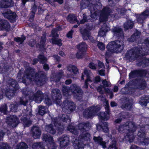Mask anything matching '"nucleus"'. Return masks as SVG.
Returning a JSON list of instances; mask_svg holds the SVG:
<instances>
[{
    "mask_svg": "<svg viewBox=\"0 0 149 149\" xmlns=\"http://www.w3.org/2000/svg\"><path fill=\"white\" fill-rule=\"evenodd\" d=\"M35 74L34 70L29 68L25 72L24 76V79H29L30 81H35L37 85L39 86H41L46 82V75L43 72L39 71Z\"/></svg>",
    "mask_w": 149,
    "mask_h": 149,
    "instance_id": "f03ea898",
    "label": "nucleus"
},
{
    "mask_svg": "<svg viewBox=\"0 0 149 149\" xmlns=\"http://www.w3.org/2000/svg\"><path fill=\"white\" fill-rule=\"evenodd\" d=\"M141 34L140 32L136 30V32L131 36L128 38V40L130 42H134L136 40L139 38Z\"/></svg>",
    "mask_w": 149,
    "mask_h": 149,
    "instance_id": "bb28decb",
    "label": "nucleus"
},
{
    "mask_svg": "<svg viewBox=\"0 0 149 149\" xmlns=\"http://www.w3.org/2000/svg\"><path fill=\"white\" fill-rule=\"evenodd\" d=\"M38 61L42 64L44 63L47 60L46 58L42 55H40L38 56Z\"/></svg>",
    "mask_w": 149,
    "mask_h": 149,
    "instance_id": "a18cd8bd",
    "label": "nucleus"
},
{
    "mask_svg": "<svg viewBox=\"0 0 149 149\" xmlns=\"http://www.w3.org/2000/svg\"><path fill=\"white\" fill-rule=\"evenodd\" d=\"M67 129L74 134H76L78 133V130L76 129H75L72 124L69 125L68 126Z\"/></svg>",
    "mask_w": 149,
    "mask_h": 149,
    "instance_id": "2f4dec72",
    "label": "nucleus"
},
{
    "mask_svg": "<svg viewBox=\"0 0 149 149\" xmlns=\"http://www.w3.org/2000/svg\"><path fill=\"white\" fill-rule=\"evenodd\" d=\"M68 20L70 23L74 21H75L79 24V21L77 20V17L73 15H70L68 16L67 18Z\"/></svg>",
    "mask_w": 149,
    "mask_h": 149,
    "instance_id": "4c0bfd02",
    "label": "nucleus"
},
{
    "mask_svg": "<svg viewBox=\"0 0 149 149\" xmlns=\"http://www.w3.org/2000/svg\"><path fill=\"white\" fill-rule=\"evenodd\" d=\"M25 94L26 96L21 98L20 101V104L24 106L28 102V100H33L37 103H40L45 96L44 94L40 90L38 91L35 94H34L32 91H29Z\"/></svg>",
    "mask_w": 149,
    "mask_h": 149,
    "instance_id": "20e7f679",
    "label": "nucleus"
},
{
    "mask_svg": "<svg viewBox=\"0 0 149 149\" xmlns=\"http://www.w3.org/2000/svg\"><path fill=\"white\" fill-rule=\"evenodd\" d=\"M145 134L143 129L139 131L137 134V136L139 137L138 139H139L140 140H141L142 139L145 137Z\"/></svg>",
    "mask_w": 149,
    "mask_h": 149,
    "instance_id": "a19ab883",
    "label": "nucleus"
},
{
    "mask_svg": "<svg viewBox=\"0 0 149 149\" xmlns=\"http://www.w3.org/2000/svg\"><path fill=\"white\" fill-rule=\"evenodd\" d=\"M95 6L92 5L90 9L91 17L93 18H96L100 12L99 10L95 9L94 7Z\"/></svg>",
    "mask_w": 149,
    "mask_h": 149,
    "instance_id": "b1692460",
    "label": "nucleus"
},
{
    "mask_svg": "<svg viewBox=\"0 0 149 149\" xmlns=\"http://www.w3.org/2000/svg\"><path fill=\"white\" fill-rule=\"evenodd\" d=\"M13 4L12 0H1L0 1V7L7 8L11 6Z\"/></svg>",
    "mask_w": 149,
    "mask_h": 149,
    "instance_id": "aec40b11",
    "label": "nucleus"
},
{
    "mask_svg": "<svg viewBox=\"0 0 149 149\" xmlns=\"http://www.w3.org/2000/svg\"><path fill=\"white\" fill-rule=\"evenodd\" d=\"M51 40L52 43L53 44L57 45L59 46H60L62 45L61 40L60 39L52 38V39Z\"/></svg>",
    "mask_w": 149,
    "mask_h": 149,
    "instance_id": "ea45409f",
    "label": "nucleus"
},
{
    "mask_svg": "<svg viewBox=\"0 0 149 149\" xmlns=\"http://www.w3.org/2000/svg\"><path fill=\"white\" fill-rule=\"evenodd\" d=\"M5 23H4L3 25L2 26V27H1V30L3 29H5L8 31H9L10 29V26L9 22L5 20Z\"/></svg>",
    "mask_w": 149,
    "mask_h": 149,
    "instance_id": "c03bdc74",
    "label": "nucleus"
},
{
    "mask_svg": "<svg viewBox=\"0 0 149 149\" xmlns=\"http://www.w3.org/2000/svg\"><path fill=\"white\" fill-rule=\"evenodd\" d=\"M43 139L45 141H47L48 142L47 144L48 149H56L57 146L53 142V140L51 136L47 134H45L43 135Z\"/></svg>",
    "mask_w": 149,
    "mask_h": 149,
    "instance_id": "f8f14e48",
    "label": "nucleus"
},
{
    "mask_svg": "<svg viewBox=\"0 0 149 149\" xmlns=\"http://www.w3.org/2000/svg\"><path fill=\"white\" fill-rule=\"evenodd\" d=\"M124 45L123 42L121 40H116L111 41L107 45V48L108 50L106 53V58L108 57L110 55V53H120L123 49Z\"/></svg>",
    "mask_w": 149,
    "mask_h": 149,
    "instance_id": "39448f33",
    "label": "nucleus"
},
{
    "mask_svg": "<svg viewBox=\"0 0 149 149\" xmlns=\"http://www.w3.org/2000/svg\"><path fill=\"white\" fill-rule=\"evenodd\" d=\"M46 41V34H44L43 35L42 37L41 38V39L40 40V43L42 45V46L43 47H44V44Z\"/></svg>",
    "mask_w": 149,
    "mask_h": 149,
    "instance_id": "13d9d810",
    "label": "nucleus"
},
{
    "mask_svg": "<svg viewBox=\"0 0 149 149\" xmlns=\"http://www.w3.org/2000/svg\"><path fill=\"white\" fill-rule=\"evenodd\" d=\"M98 48L101 50H103L105 48V46L104 44L101 42H99L97 44Z\"/></svg>",
    "mask_w": 149,
    "mask_h": 149,
    "instance_id": "052dcab7",
    "label": "nucleus"
},
{
    "mask_svg": "<svg viewBox=\"0 0 149 149\" xmlns=\"http://www.w3.org/2000/svg\"><path fill=\"white\" fill-rule=\"evenodd\" d=\"M100 109L98 106L92 107L85 110L84 112V116L86 118H90L93 116Z\"/></svg>",
    "mask_w": 149,
    "mask_h": 149,
    "instance_id": "0eeeda50",
    "label": "nucleus"
},
{
    "mask_svg": "<svg viewBox=\"0 0 149 149\" xmlns=\"http://www.w3.org/2000/svg\"><path fill=\"white\" fill-rule=\"evenodd\" d=\"M25 39V38L24 36H22L21 38H17L14 39V40L20 44L22 43Z\"/></svg>",
    "mask_w": 149,
    "mask_h": 149,
    "instance_id": "6e6d98bb",
    "label": "nucleus"
},
{
    "mask_svg": "<svg viewBox=\"0 0 149 149\" xmlns=\"http://www.w3.org/2000/svg\"><path fill=\"white\" fill-rule=\"evenodd\" d=\"M60 119H61L63 122H66V123L68 122H70V119L69 116L66 115H63L60 118Z\"/></svg>",
    "mask_w": 149,
    "mask_h": 149,
    "instance_id": "49530a36",
    "label": "nucleus"
},
{
    "mask_svg": "<svg viewBox=\"0 0 149 149\" xmlns=\"http://www.w3.org/2000/svg\"><path fill=\"white\" fill-rule=\"evenodd\" d=\"M149 102V97H142L141 100L140 101V104L142 106H146L147 103Z\"/></svg>",
    "mask_w": 149,
    "mask_h": 149,
    "instance_id": "72a5a7b5",
    "label": "nucleus"
},
{
    "mask_svg": "<svg viewBox=\"0 0 149 149\" xmlns=\"http://www.w3.org/2000/svg\"><path fill=\"white\" fill-rule=\"evenodd\" d=\"M77 48L78 50L86 52L87 49V45L84 42H82L77 45Z\"/></svg>",
    "mask_w": 149,
    "mask_h": 149,
    "instance_id": "c85d7f7f",
    "label": "nucleus"
},
{
    "mask_svg": "<svg viewBox=\"0 0 149 149\" xmlns=\"http://www.w3.org/2000/svg\"><path fill=\"white\" fill-rule=\"evenodd\" d=\"M18 104L15 102L14 104H11L10 105L11 111H16L18 106Z\"/></svg>",
    "mask_w": 149,
    "mask_h": 149,
    "instance_id": "bf43d9fd",
    "label": "nucleus"
},
{
    "mask_svg": "<svg viewBox=\"0 0 149 149\" xmlns=\"http://www.w3.org/2000/svg\"><path fill=\"white\" fill-rule=\"evenodd\" d=\"M136 127L135 124L132 122H127L124 124L120 125L118 131L121 133H126L125 138L126 140L132 142L134 138L133 132L135 131Z\"/></svg>",
    "mask_w": 149,
    "mask_h": 149,
    "instance_id": "7ed1b4c3",
    "label": "nucleus"
},
{
    "mask_svg": "<svg viewBox=\"0 0 149 149\" xmlns=\"http://www.w3.org/2000/svg\"><path fill=\"white\" fill-rule=\"evenodd\" d=\"M5 23H4L3 25L2 26V27H1V30L3 29H5L8 31H9L10 29V26L9 22L5 20Z\"/></svg>",
    "mask_w": 149,
    "mask_h": 149,
    "instance_id": "37998d69",
    "label": "nucleus"
},
{
    "mask_svg": "<svg viewBox=\"0 0 149 149\" xmlns=\"http://www.w3.org/2000/svg\"><path fill=\"white\" fill-rule=\"evenodd\" d=\"M83 19L80 21V22H79V24H78L79 25L80 24H84L85 22H86L87 21L86 17L85 16V15L83 14Z\"/></svg>",
    "mask_w": 149,
    "mask_h": 149,
    "instance_id": "338daca9",
    "label": "nucleus"
},
{
    "mask_svg": "<svg viewBox=\"0 0 149 149\" xmlns=\"http://www.w3.org/2000/svg\"><path fill=\"white\" fill-rule=\"evenodd\" d=\"M10 10H8L5 13H3V15L4 17L7 18L8 19L10 14Z\"/></svg>",
    "mask_w": 149,
    "mask_h": 149,
    "instance_id": "e2e57ef3",
    "label": "nucleus"
},
{
    "mask_svg": "<svg viewBox=\"0 0 149 149\" xmlns=\"http://www.w3.org/2000/svg\"><path fill=\"white\" fill-rule=\"evenodd\" d=\"M131 105L129 103H126L122 106L121 108L124 109L130 110L131 107Z\"/></svg>",
    "mask_w": 149,
    "mask_h": 149,
    "instance_id": "4d7b16f0",
    "label": "nucleus"
},
{
    "mask_svg": "<svg viewBox=\"0 0 149 149\" xmlns=\"http://www.w3.org/2000/svg\"><path fill=\"white\" fill-rule=\"evenodd\" d=\"M140 142L143 145H147L149 143V138H143L140 140Z\"/></svg>",
    "mask_w": 149,
    "mask_h": 149,
    "instance_id": "3c124183",
    "label": "nucleus"
},
{
    "mask_svg": "<svg viewBox=\"0 0 149 149\" xmlns=\"http://www.w3.org/2000/svg\"><path fill=\"white\" fill-rule=\"evenodd\" d=\"M110 30L108 27L106 26L105 24L102 26L98 33V36H104L105 35L106 32Z\"/></svg>",
    "mask_w": 149,
    "mask_h": 149,
    "instance_id": "393cba45",
    "label": "nucleus"
},
{
    "mask_svg": "<svg viewBox=\"0 0 149 149\" xmlns=\"http://www.w3.org/2000/svg\"><path fill=\"white\" fill-rule=\"evenodd\" d=\"M37 10V6L34 5L31 8V12L32 13L33 17H34V14H35Z\"/></svg>",
    "mask_w": 149,
    "mask_h": 149,
    "instance_id": "774afa93",
    "label": "nucleus"
},
{
    "mask_svg": "<svg viewBox=\"0 0 149 149\" xmlns=\"http://www.w3.org/2000/svg\"><path fill=\"white\" fill-rule=\"evenodd\" d=\"M86 52L78 50L76 54V57L77 58L81 59L84 57L86 55Z\"/></svg>",
    "mask_w": 149,
    "mask_h": 149,
    "instance_id": "473e14b6",
    "label": "nucleus"
},
{
    "mask_svg": "<svg viewBox=\"0 0 149 149\" xmlns=\"http://www.w3.org/2000/svg\"><path fill=\"white\" fill-rule=\"evenodd\" d=\"M149 54V50L144 52L141 47H137L128 51L126 54V56L130 60L141 58L142 61L138 63V65L140 66L144 64V65H149V60L145 59L144 57H142V56Z\"/></svg>",
    "mask_w": 149,
    "mask_h": 149,
    "instance_id": "f257e3e1",
    "label": "nucleus"
},
{
    "mask_svg": "<svg viewBox=\"0 0 149 149\" xmlns=\"http://www.w3.org/2000/svg\"><path fill=\"white\" fill-rule=\"evenodd\" d=\"M62 91L63 95L67 96L69 95L70 91H71V86L69 87L63 86L62 88Z\"/></svg>",
    "mask_w": 149,
    "mask_h": 149,
    "instance_id": "c9c22d12",
    "label": "nucleus"
},
{
    "mask_svg": "<svg viewBox=\"0 0 149 149\" xmlns=\"http://www.w3.org/2000/svg\"><path fill=\"white\" fill-rule=\"evenodd\" d=\"M6 122L8 125L13 127H16L19 123L18 118L14 115H10L7 117Z\"/></svg>",
    "mask_w": 149,
    "mask_h": 149,
    "instance_id": "4468645a",
    "label": "nucleus"
},
{
    "mask_svg": "<svg viewBox=\"0 0 149 149\" xmlns=\"http://www.w3.org/2000/svg\"><path fill=\"white\" fill-rule=\"evenodd\" d=\"M56 30L55 29H53L52 31V35L53 38L57 37L58 36V35L56 32Z\"/></svg>",
    "mask_w": 149,
    "mask_h": 149,
    "instance_id": "680f3d73",
    "label": "nucleus"
},
{
    "mask_svg": "<svg viewBox=\"0 0 149 149\" xmlns=\"http://www.w3.org/2000/svg\"><path fill=\"white\" fill-rule=\"evenodd\" d=\"M93 139L95 143L101 145L103 148L106 147V142L102 141L103 139L102 137L100 136H94Z\"/></svg>",
    "mask_w": 149,
    "mask_h": 149,
    "instance_id": "4be33fe9",
    "label": "nucleus"
},
{
    "mask_svg": "<svg viewBox=\"0 0 149 149\" xmlns=\"http://www.w3.org/2000/svg\"><path fill=\"white\" fill-rule=\"evenodd\" d=\"M54 125L56 126L57 128V130L58 132L61 134L64 130V127L62 125L59 123H56L55 122L54 123Z\"/></svg>",
    "mask_w": 149,
    "mask_h": 149,
    "instance_id": "79ce46f5",
    "label": "nucleus"
},
{
    "mask_svg": "<svg viewBox=\"0 0 149 149\" xmlns=\"http://www.w3.org/2000/svg\"><path fill=\"white\" fill-rule=\"evenodd\" d=\"M48 111V109L47 108L41 106L39 108V113L40 115H43Z\"/></svg>",
    "mask_w": 149,
    "mask_h": 149,
    "instance_id": "58836bf2",
    "label": "nucleus"
},
{
    "mask_svg": "<svg viewBox=\"0 0 149 149\" xmlns=\"http://www.w3.org/2000/svg\"><path fill=\"white\" fill-rule=\"evenodd\" d=\"M32 147L33 149H45L44 146L41 143H34L32 146Z\"/></svg>",
    "mask_w": 149,
    "mask_h": 149,
    "instance_id": "e433bc0d",
    "label": "nucleus"
},
{
    "mask_svg": "<svg viewBox=\"0 0 149 149\" xmlns=\"http://www.w3.org/2000/svg\"><path fill=\"white\" fill-rule=\"evenodd\" d=\"M67 69L72 75L76 74L78 72V69L76 66L74 65H70L68 66Z\"/></svg>",
    "mask_w": 149,
    "mask_h": 149,
    "instance_id": "cd10ccee",
    "label": "nucleus"
},
{
    "mask_svg": "<svg viewBox=\"0 0 149 149\" xmlns=\"http://www.w3.org/2000/svg\"><path fill=\"white\" fill-rule=\"evenodd\" d=\"M23 121L25 126H29L31 125L32 122L30 120H29L24 118L21 119Z\"/></svg>",
    "mask_w": 149,
    "mask_h": 149,
    "instance_id": "09e8293b",
    "label": "nucleus"
},
{
    "mask_svg": "<svg viewBox=\"0 0 149 149\" xmlns=\"http://www.w3.org/2000/svg\"><path fill=\"white\" fill-rule=\"evenodd\" d=\"M71 91L74 93V97L78 100L80 99L82 96V91L76 84H72L71 86Z\"/></svg>",
    "mask_w": 149,
    "mask_h": 149,
    "instance_id": "9d476101",
    "label": "nucleus"
},
{
    "mask_svg": "<svg viewBox=\"0 0 149 149\" xmlns=\"http://www.w3.org/2000/svg\"><path fill=\"white\" fill-rule=\"evenodd\" d=\"M31 132L33 137L35 139L39 138L41 134V131L38 126H33L31 129Z\"/></svg>",
    "mask_w": 149,
    "mask_h": 149,
    "instance_id": "6ab92c4d",
    "label": "nucleus"
},
{
    "mask_svg": "<svg viewBox=\"0 0 149 149\" xmlns=\"http://www.w3.org/2000/svg\"><path fill=\"white\" fill-rule=\"evenodd\" d=\"M102 83L103 85L104 88L105 87H109L111 86L110 82L107 81L106 80L104 79L102 80Z\"/></svg>",
    "mask_w": 149,
    "mask_h": 149,
    "instance_id": "864d4df0",
    "label": "nucleus"
},
{
    "mask_svg": "<svg viewBox=\"0 0 149 149\" xmlns=\"http://www.w3.org/2000/svg\"><path fill=\"white\" fill-rule=\"evenodd\" d=\"M0 149H11L8 145L6 143H0Z\"/></svg>",
    "mask_w": 149,
    "mask_h": 149,
    "instance_id": "8fccbe9b",
    "label": "nucleus"
},
{
    "mask_svg": "<svg viewBox=\"0 0 149 149\" xmlns=\"http://www.w3.org/2000/svg\"><path fill=\"white\" fill-rule=\"evenodd\" d=\"M110 13L109 9L108 8H104L101 12L100 20V22H104L107 20V16Z\"/></svg>",
    "mask_w": 149,
    "mask_h": 149,
    "instance_id": "2eb2a0df",
    "label": "nucleus"
},
{
    "mask_svg": "<svg viewBox=\"0 0 149 149\" xmlns=\"http://www.w3.org/2000/svg\"><path fill=\"white\" fill-rule=\"evenodd\" d=\"M111 31L115 35L118 37H123L124 34L122 29L118 27H114L111 29Z\"/></svg>",
    "mask_w": 149,
    "mask_h": 149,
    "instance_id": "412c9836",
    "label": "nucleus"
},
{
    "mask_svg": "<svg viewBox=\"0 0 149 149\" xmlns=\"http://www.w3.org/2000/svg\"><path fill=\"white\" fill-rule=\"evenodd\" d=\"M83 136L81 135V137H79L78 139V141L77 143L78 144L77 146L74 145L75 148L77 149H83L84 144L82 143V141L84 140H88L90 138V135L89 133H86V132L82 133Z\"/></svg>",
    "mask_w": 149,
    "mask_h": 149,
    "instance_id": "1a4fd4ad",
    "label": "nucleus"
},
{
    "mask_svg": "<svg viewBox=\"0 0 149 149\" xmlns=\"http://www.w3.org/2000/svg\"><path fill=\"white\" fill-rule=\"evenodd\" d=\"M91 72L89 70L86 69H85L84 70V73L82 74L81 77V79L82 80L84 79V74L86 75L87 77V81H89L93 82L95 83H97L100 82V78L99 76H97L95 77L92 80L91 79L90 76L91 74Z\"/></svg>",
    "mask_w": 149,
    "mask_h": 149,
    "instance_id": "9b49d317",
    "label": "nucleus"
},
{
    "mask_svg": "<svg viewBox=\"0 0 149 149\" xmlns=\"http://www.w3.org/2000/svg\"><path fill=\"white\" fill-rule=\"evenodd\" d=\"M107 111L105 112H100L98 114L99 118L102 119L107 120H108L109 117V111L108 109V106H107Z\"/></svg>",
    "mask_w": 149,
    "mask_h": 149,
    "instance_id": "5701e85b",
    "label": "nucleus"
},
{
    "mask_svg": "<svg viewBox=\"0 0 149 149\" xmlns=\"http://www.w3.org/2000/svg\"><path fill=\"white\" fill-rule=\"evenodd\" d=\"M80 30L84 40H88L90 36V33L86 29L82 30L80 29Z\"/></svg>",
    "mask_w": 149,
    "mask_h": 149,
    "instance_id": "a878e982",
    "label": "nucleus"
},
{
    "mask_svg": "<svg viewBox=\"0 0 149 149\" xmlns=\"http://www.w3.org/2000/svg\"><path fill=\"white\" fill-rule=\"evenodd\" d=\"M27 145L24 142H22L19 143L17 149H27L28 148Z\"/></svg>",
    "mask_w": 149,
    "mask_h": 149,
    "instance_id": "603ef678",
    "label": "nucleus"
},
{
    "mask_svg": "<svg viewBox=\"0 0 149 149\" xmlns=\"http://www.w3.org/2000/svg\"><path fill=\"white\" fill-rule=\"evenodd\" d=\"M7 110V106L6 105H4L1 107L0 108V111L1 112L4 113H6Z\"/></svg>",
    "mask_w": 149,
    "mask_h": 149,
    "instance_id": "69168bd1",
    "label": "nucleus"
},
{
    "mask_svg": "<svg viewBox=\"0 0 149 149\" xmlns=\"http://www.w3.org/2000/svg\"><path fill=\"white\" fill-rule=\"evenodd\" d=\"M8 86L5 88V94L8 98H10L15 95V91L19 88L16 81L13 79L9 80L8 81Z\"/></svg>",
    "mask_w": 149,
    "mask_h": 149,
    "instance_id": "423d86ee",
    "label": "nucleus"
},
{
    "mask_svg": "<svg viewBox=\"0 0 149 149\" xmlns=\"http://www.w3.org/2000/svg\"><path fill=\"white\" fill-rule=\"evenodd\" d=\"M61 106L62 110L68 113L73 111L75 109V105L72 102H70L68 100H65L61 104Z\"/></svg>",
    "mask_w": 149,
    "mask_h": 149,
    "instance_id": "6e6552de",
    "label": "nucleus"
},
{
    "mask_svg": "<svg viewBox=\"0 0 149 149\" xmlns=\"http://www.w3.org/2000/svg\"><path fill=\"white\" fill-rule=\"evenodd\" d=\"M134 23L131 20H128L127 22L125 23L123 25V27L125 30L129 29H131L134 26Z\"/></svg>",
    "mask_w": 149,
    "mask_h": 149,
    "instance_id": "c756f323",
    "label": "nucleus"
},
{
    "mask_svg": "<svg viewBox=\"0 0 149 149\" xmlns=\"http://www.w3.org/2000/svg\"><path fill=\"white\" fill-rule=\"evenodd\" d=\"M16 17V13L14 12H12L11 11H10L8 19L12 22H13L15 21Z\"/></svg>",
    "mask_w": 149,
    "mask_h": 149,
    "instance_id": "de8ad7c7",
    "label": "nucleus"
},
{
    "mask_svg": "<svg viewBox=\"0 0 149 149\" xmlns=\"http://www.w3.org/2000/svg\"><path fill=\"white\" fill-rule=\"evenodd\" d=\"M148 16H149V9H146L141 14L137 16V21L139 23H142Z\"/></svg>",
    "mask_w": 149,
    "mask_h": 149,
    "instance_id": "a211bd4d",
    "label": "nucleus"
},
{
    "mask_svg": "<svg viewBox=\"0 0 149 149\" xmlns=\"http://www.w3.org/2000/svg\"><path fill=\"white\" fill-rule=\"evenodd\" d=\"M60 142V145L61 148H64L68 146L70 142L69 137L66 136H63L58 139Z\"/></svg>",
    "mask_w": 149,
    "mask_h": 149,
    "instance_id": "dca6fc26",
    "label": "nucleus"
},
{
    "mask_svg": "<svg viewBox=\"0 0 149 149\" xmlns=\"http://www.w3.org/2000/svg\"><path fill=\"white\" fill-rule=\"evenodd\" d=\"M102 128V131L105 132H108L109 129L108 127V124L107 122L103 123Z\"/></svg>",
    "mask_w": 149,
    "mask_h": 149,
    "instance_id": "5fc2aeb1",
    "label": "nucleus"
},
{
    "mask_svg": "<svg viewBox=\"0 0 149 149\" xmlns=\"http://www.w3.org/2000/svg\"><path fill=\"white\" fill-rule=\"evenodd\" d=\"M146 86L145 81L143 79H140L139 81L138 88L140 89H144Z\"/></svg>",
    "mask_w": 149,
    "mask_h": 149,
    "instance_id": "f704fd0d",
    "label": "nucleus"
},
{
    "mask_svg": "<svg viewBox=\"0 0 149 149\" xmlns=\"http://www.w3.org/2000/svg\"><path fill=\"white\" fill-rule=\"evenodd\" d=\"M116 142L114 141L113 142L112 144H111L109 146L108 149H117L116 146Z\"/></svg>",
    "mask_w": 149,
    "mask_h": 149,
    "instance_id": "0e129e2a",
    "label": "nucleus"
},
{
    "mask_svg": "<svg viewBox=\"0 0 149 149\" xmlns=\"http://www.w3.org/2000/svg\"><path fill=\"white\" fill-rule=\"evenodd\" d=\"M52 93L53 100L57 104H59L62 97L60 91L58 89H53L52 90Z\"/></svg>",
    "mask_w": 149,
    "mask_h": 149,
    "instance_id": "ddd939ff",
    "label": "nucleus"
},
{
    "mask_svg": "<svg viewBox=\"0 0 149 149\" xmlns=\"http://www.w3.org/2000/svg\"><path fill=\"white\" fill-rule=\"evenodd\" d=\"M91 127V125L88 122L80 123L78 125L79 130L82 133L88 130Z\"/></svg>",
    "mask_w": 149,
    "mask_h": 149,
    "instance_id": "f3484780",
    "label": "nucleus"
},
{
    "mask_svg": "<svg viewBox=\"0 0 149 149\" xmlns=\"http://www.w3.org/2000/svg\"><path fill=\"white\" fill-rule=\"evenodd\" d=\"M45 130L47 132L52 134H55L56 133L55 130L54 129L53 126L51 124L46 125Z\"/></svg>",
    "mask_w": 149,
    "mask_h": 149,
    "instance_id": "7c9ffc66",
    "label": "nucleus"
}]
</instances>
